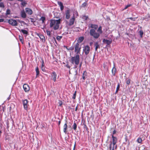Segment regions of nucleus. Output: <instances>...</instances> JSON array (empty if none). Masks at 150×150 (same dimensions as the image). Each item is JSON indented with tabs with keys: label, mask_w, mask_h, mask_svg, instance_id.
<instances>
[{
	"label": "nucleus",
	"mask_w": 150,
	"mask_h": 150,
	"mask_svg": "<svg viewBox=\"0 0 150 150\" xmlns=\"http://www.w3.org/2000/svg\"><path fill=\"white\" fill-rule=\"evenodd\" d=\"M26 12L28 14L31 15L33 14V11L32 10L29 8H25Z\"/></svg>",
	"instance_id": "nucleus-14"
},
{
	"label": "nucleus",
	"mask_w": 150,
	"mask_h": 150,
	"mask_svg": "<svg viewBox=\"0 0 150 150\" xmlns=\"http://www.w3.org/2000/svg\"><path fill=\"white\" fill-rule=\"evenodd\" d=\"M80 56L79 54H76L75 57H71L70 60V62L72 64H75L76 65H78L80 62Z\"/></svg>",
	"instance_id": "nucleus-2"
},
{
	"label": "nucleus",
	"mask_w": 150,
	"mask_h": 150,
	"mask_svg": "<svg viewBox=\"0 0 150 150\" xmlns=\"http://www.w3.org/2000/svg\"><path fill=\"white\" fill-rule=\"evenodd\" d=\"M114 147H115V146H114L113 145V148H112V149H111V150H114Z\"/></svg>",
	"instance_id": "nucleus-57"
},
{
	"label": "nucleus",
	"mask_w": 150,
	"mask_h": 150,
	"mask_svg": "<svg viewBox=\"0 0 150 150\" xmlns=\"http://www.w3.org/2000/svg\"><path fill=\"white\" fill-rule=\"evenodd\" d=\"M30 19L31 20V22L33 23V22H35V20L33 18H30Z\"/></svg>",
	"instance_id": "nucleus-44"
},
{
	"label": "nucleus",
	"mask_w": 150,
	"mask_h": 150,
	"mask_svg": "<svg viewBox=\"0 0 150 150\" xmlns=\"http://www.w3.org/2000/svg\"><path fill=\"white\" fill-rule=\"evenodd\" d=\"M62 36H57L56 38V39L59 41L60 40L61 38H62Z\"/></svg>",
	"instance_id": "nucleus-34"
},
{
	"label": "nucleus",
	"mask_w": 150,
	"mask_h": 150,
	"mask_svg": "<svg viewBox=\"0 0 150 150\" xmlns=\"http://www.w3.org/2000/svg\"><path fill=\"white\" fill-rule=\"evenodd\" d=\"M60 21L61 19L60 18L57 20H51L50 23V28H53L55 30H57L59 27V24L60 23Z\"/></svg>",
	"instance_id": "nucleus-1"
},
{
	"label": "nucleus",
	"mask_w": 150,
	"mask_h": 150,
	"mask_svg": "<svg viewBox=\"0 0 150 150\" xmlns=\"http://www.w3.org/2000/svg\"><path fill=\"white\" fill-rule=\"evenodd\" d=\"M23 103L24 107V109L26 110L28 109V100L27 99L23 100Z\"/></svg>",
	"instance_id": "nucleus-9"
},
{
	"label": "nucleus",
	"mask_w": 150,
	"mask_h": 150,
	"mask_svg": "<svg viewBox=\"0 0 150 150\" xmlns=\"http://www.w3.org/2000/svg\"><path fill=\"white\" fill-rule=\"evenodd\" d=\"M137 141L138 143H140L142 142V139L141 138H139L137 139Z\"/></svg>",
	"instance_id": "nucleus-42"
},
{
	"label": "nucleus",
	"mask_w": 150,
	"mask_h": 150,
	"mask_svg": "<svg viewBox=\"0 0 150 150\" xmlns=\"http://www.w3.org/2000/svg\"><path fill=\"white\" fill-rule=\"evenodd\" d=\"M90 47L87 45L84 47L83 51L84 52L86 55H88L90 51Z\"/></svg>",
	"instance_id": "nucleus-7"
},
{
	"label": "nucleus",
	"mask_w": 150,
	"mask_h": 150,
	"mask_svg": "<svg viewBox=\"0 0 150 150\" xmlns=\"http://www.w3.org/2000/svg\"><path fill=\"white\" fill-rule=\"evenodd\" d=\"M53 38H54V41L56 42V39H55V38L54 37H53Z\"/></svg>",
	"instance_id": "nucleus-60"
},
{
	"label": "nucleus",
	"mask_w": 150,
	"mask_h": 150,
	"mask_svg": "<svg viewBox=\"0 0 150 150\" xmlns=\"http://www.w3.org/2000/svg\"><path fill=\"white\" fill-rule=\"evenodd\" d=\"M87 4V2L86 1L85 2L83 3L81 5V6L82 7H85L86 6Z\"/></svg>",
	"instance_id": "nucleus-36"
},
{
	"label": "nucleus",
	"mask_w": 150,
	"mask_h": 150,
	"mask_svg": "<svg viewBox=\"0 0 150 150\" xmlns=\"http://www.w3.org/2000/svg\"><path fill=\"white\" fill-rule=\"evenodd\" d=\"M38 35L40 38L41 39V40H42V41L43 42H45V37L43 35L41 34H39Z\"/></svg>",
	"instance_id": "nucleus-17"
},
{
	"label": "nucleus",
	"mask_w": 150,
	"mask_h": 150,
	"mask_svg": "<svg viewBox=\"0 0 150 150\" xmlns=\"http://www.w3.org/2000/svg\"><path fill=\"white\" fill-rule=\"evenodd\" d=\"M35 71L36 72V77H37L40 73L38 67L37 66L36 68Z\"/></svg>",
	"instance_id": "nucleus-26"
},
{
	"label": "nucleus",
	"mask_w": 150,
	"mask_h": 150,
	"mask_svg": "<svg viewBox=\"0 0 150 150\" xmlns=\"http://www.w3.org/2000/svg\"><path fill=\"white\" fill-rule=\"evenodd\" d=\"M67 121L66 120V123L64 124L63 126V131L64 133L65 134L67 133Z\"/></svg>",
	"instance_id": "nucleus-15"
},
{
	"label": "nucleus",
	"mask_w": 150,
	"mask_h": 150,
	"mask_svg": "<svg viewBox=\"0 0 150 150\" xmlns=\"http://www.w3.org/2000/svg\"><path fill=\"white\" fill-rule=\"evenodd\" d=\"M19 30L20 32H22L23 34L25 35H27L28 34V32L25 30L23 29H21V30H20L19 29Z\"/></svg>",
	"instance_id": "nucleus-23"
},
{
	"label": "nucleus",
	"mask_w": 150,
	"mask_h": 150,
	"mask_svg": "<svg viewBox=\"0 0 150 150\" xmlns=\"http://www.w3.org/2000/svg\"><path fill=\"white\" fill-rule=\"evenodd\" d=\"M18 1H19L21 2H22L23 1V0H18Z\"/></svg>",
	"instance_id": "nucleus-62"
},
{
	"label": "nucleus",
	"mask_w": 150,
	"mask_h": 150,
	"mask_svg": "<svg viewBox=\"0 0 150 150\" xmlns=\"http://www.w3.org/2000/svg\"><path fill=\"white\" fill-rule=\"evenodd\" d=\"M90 34L91 36H92L95 39H97L100 36V34L96 31L94 29L90 30Z\"/></svg>",
	"instance_id": "nucleus-3"
},
{
	"label": "nucleus",
	"mask_w": 150,
	"mask_h": 150,
	"mask_svg": "<svg viewBox=\"0 0 150 150\" xmlns=\"http://www.w3.org/2000/svg\"><path fill=\"white\" fill-rule=\"evenodd\" d=\"M75 52L77 54H79L80 52L81 47L80 46L78 42L75 45Z\"/></svg>",
	"instance_id": "nucleus-5"
},
{
	"label": "nucleus",
	"mask_w": 150,
	"mask_h": 150,
	"mask_svg": "<svg viewBox=\"0 0 150 150\" xmlns=\"http://www.w3.org/2000/svg\"><path fill=\"white\" fill-rule=\"evenodd\" d=\"M76 128H77L76 124V123L75 122H74V125H73V129H74V130H76Z\"/></svg>",
	"instance_id": "nucleus-32"
},
{
	"label": "nucleus",
	"mask_w": 150,
	"mask_h": 150,
	"mask_svg": "<svg viewBox=\"0 0 150 150\" xmlns=\"http://www.w3.org/2000/svg\"><path fill=\"white\" fill-rule=\"evenodd\" d=\"M120 84H118L117 86V87L116 90L115 92V94H116L118 92L120 88Z\"/></svg>",
	"instance_id": "nucleus-35"
},
{
	"label": "nucleus",
	"mask_w": 150,
	"mask_h": 150,
	"mask_svg": "<svg viewBox=\"0 0 150 150\" xmlns=\"http://www.w3.org/2000/svg\"><path fill=\"white\" fill-rule=\"evenodd\" d=\"M73 49H74L73 47H70V49H69V50H73Z\"/></svg>",
	"instance_id": "nucleus-51"
},
{
	"label": "nucleus",
	"mask_w": 150,
	"mask_h": 150,
	"mask_svg": "<svg viewBox=\"0 0 150 150\" xmlns=\"http://www.w3.org/2000/svg\"><path fill=\"white\" fill-rule=\"evenodd\" d=\"M125 139L126 142H127V137H125Z\"/></svg>",
	"instance_id": "nucleus-53"
},
{
	"label": "nucleus",
	"mask_w": 150,
	"mask_h": 150,
	"mask_svg": "<svg viewBox=\"0 0 150 150\" xmlns=\"http://www.w3.org/2000/svg\"><path fill=\"white\" fill-rule=\"evenodd\" d=\"M8 23L10 24L13 26H16L18 25L16 21V20L12 19L8 20Z\"/></svg>",
	"instance_id": "nucleus-6"
},
{
	"label": "nucleus",
	"mask_w": 150,
	"mask_h": 150,
	"mask_svg": "<svg viewBox=\"0 0 150 150\" xmlns=\"http://www.w3.org/2000/svg\"><path fill=\"white\" fill-rule=\"evenodd\" d=\"M89 25L90 27L92 28L91 29H94L95 30H96L98 28V25H96L91 24H89Z\"/></svg>",
	"instance_id": "nucleus-16"
},
{
	"label": "nucleus",
	"mask_w": 150,
	"mask_h": 150,
	"mask_svg": "<svg viewBox=\"0 0 150 150\" xmlns=\"http://www.w3.org/2000/svg\"><path fill=\"white\" fill-rule=\"evenodd\" d=\"M130 80L129 79H126V83L127 85L129 84L130 83Z\"/></svg>",
	"instance_id": "nucleus-40"
},
{
	"label": "nucleus",
	"mask_w": 150,
	"mask_h": 150,
	"mask_svg": "<svg viewBox=\"0 0 150 150\" xmlns=\"http://www.w3.org/2000/svg\"><path fill=\"white\" fill-rule=\"evenodd\" d=\"M60 123H61V121H59V122H58V125H60Z\"/></svg>",
	"instance_id": "nucleus-56"
},
{
	"label": "nucleus",
	"mask_w": 150,
	"mask_h": 150,
	"mask_svg": "<svg viewBox=\"0 0 150 150\" xmlns=\"http://www.w3.org/2000/svg\"><path fill=\"white\" fill-rule=\"evenodd\" d=\"M19 39L21 42L22 43V44H24V41L23 39V37L22 36H21L20 35L19 36Z\"/></svg>",
	"instance_id": "nucleus-29"
},
{
	"label": "nucleus",
	"mask_w": 150,
	"mask_h": 150,
	"mask_svg": "<svg viewBox=\"0 0 150 150\" xmlns=\"http://www.w3.org/2000/svg\"><path fill=\"white\" fill-rule=\"evenodd\" d=\"M4 21V19H0V22H3Z\"/></svg>",
	"instance_id": "nucleus-48"
},
{
	"label": "nucleus",
	"mask_w": 150,
	"mask_h": 150,
	"mask_svg": "<svg viewBox=\"0 0 150 150\" xmlns=\"http://www.w3.org/2000/svg\"><path fill=\"white\" fill-rule=\"evenodd\" d=\"M75 19V18L74 15L70 19L68 25L69 26H71V25H72L74 23Z\"/></svg>",
	"instance_id": "nucleus-11"
},
{
	"label": "nucleus",
	"mask_w": 150,
	"mask_h": 150,
	"mask_svg": "<svg viewBox=\"0 0 150 150\" xmlns=\"http://www.w3.org/2000/svg\"><path fill=\"white\" fill-rule=\"evenodd\" d=\"M57 76V75L56 72L54 71H53L51 74V77L50 79L53 80L54 82L56 81V78Z\"/></svg>",
	"instance_id": "nucleus-8"
},
{
	"label": "nucleus",
	"mask_w": 150,
	"mask_h": 150,
	"mask_svg": "<svg viewBox=\"0 0 150 150\" xmlns=\"http://www.w3.org/2000/svg\"><path fill=\"white\" fill-rule=\"evenodd\" d=\"M116 131L115 130H114L113 131V134H115L116 133Z\"/></svg>",
	"instance_id": "nucleus-50"
},
{
	"label": "nucleus",
	"mask_w": 150,
	"mask_h": 150,
	"mask_svg": "<svg viewBox=\"0 0 150 150\" xmlns=\"http://www.w3.org/2000/svg\"><path fill=\"white\" fill-rule=\"evenodd\" d=\"M45 63L44 62L43 60L42 61V66H41V69L42 71H45Z\"/></svg>",
	"instance_id": "nucleus-24"
},
{
	"label": "nucleus",
	"mask_w": 150,
	"mask_h": 150,
	"mask_svg": "<svg viewBox=\"0 0 150 150\" xmlns=\"http://www.w3.org/2000/svg\"><path fill=\"white\" fill-rule=\"evenodd\" d=\"M84 127L85 129H86V130L88 129V128L87 127V126L85 124H84Z\"/></svg>",
	"instance_id": "nucleus-46"
},
{
	"label": "nucleus",
	"mask_w": 150,
	"mask_h": 150,
	"mask_svg": "<svg viewBox=\"0 0 150 150\" xmlns=\"http://www.w3.org/2000/svg\"><path fill=\"white\" fill-rule=\"evenodd\" d=\"M88 16H82V18L84 19L85 20H86L88 18Z\"/></svg>",
	"instance_id": "nucleus-37"
},
{
	"label": "nucleus",
	"mask_w": 150,
	"mask_h": 150,
	"mask_svg": "<svg viewBox=\"0 0 150 150\" xmlns=\"http://www.w3.org/2000/svg\"><path fill=\"white\" fill-rule=\"evenodd\" d=\"M62 105V101H61L59 103V106H61Z\"/></svg>",
	"instance_id": "nucleus-47"
},
{
	"label": "nucleus",
	"mask_w": 150,
	"mask_h": 150,
	"mask_svg": "<svg viewBox=\"0 0 150 150\" xmlns=\"http://www.w3.org/2000/svg\"><path fill=\"white\" fill-rule=\"evenodd\" d=\"M28 45L29 46V47H30V42H29L28 43Z\"/></svg>",
	"instance_id": "nucleus-61"
},
{
	"label": "nucleus",
	"mask_w": 150,
	"mask_h": 150,
	"mask_svg": "<svg viewBox=\"0 0 150 150\" xmlns=\"http://www.w3.org/2000/svg\"><path fill=\"white\" fill-rule=\"evenodd\" d=\"M20 22H21V23H24V24L25 23V22L24 21H21Z\"/></svg>",
	"instance_id": "nucleus-55"
},
{
	"label": "nucleus",
	"mask_w": 150,
	"mask_h": 150,
	"mask_svg": "<svg viewBox=\"0 0 150 150\" xmlns=\"http://www.w3.org/2000/svg\"><path fill=\"white\" fill-rule=\"evenodd\" d=\"M128 19H130L132 20V21H135V20H136L135 18L130 17V18H128Z\"/></svg>",
	"instance_id": "nucleus-43"
},
{
	"label": "nucleus",
	"mask_w": 150,
	"mask_h": 150,
	"mask_svg": "<svg viewBox=\"0 0 150 150\" xmlns=\"http://www.w3.org/2000/svg\"><path fill=\"white\" fill-rule=\"evenodd\" d=\"M103 43L106 44L107 46L111 44L112 42V40H107L104 39L103 40Z\"/></svg>",
	"instance_id": "nucleus-10"
},
{
	"label": "nucleus",
	"mask_w": 150,
	"mask_h": 150,
	"mask_svg": "<svg viewBox=\"0 0 150 150\" xmlns=\"http://www.w3.org/2000/svg\"><path fill=\"white\" fill-rule=\"evenodd\" d=\"M70 11L69 9L65 11L66 18L67 19L69 18L70 16Z\"/></svg>",
	"instance_id": "nucleus-12"
},
{
	"label": "nucleus",
	"mask_w": 150,
	"mask_h": 150,
	"mask_svg": "<svg viewBox=\"0 0 150 150\" xmlns=\"http://www.w3.org/2000/svg\"><path fill=\"white\" fill-rule=\"evenodd\" d=\"M112 142H110V143L109 145V149L110 150L112 148V144L114 146H115L117 141V138L116 137H114L113 135H112Z\"/></svg>",
	"instance_id": "nucleus-4"
},
{
	"label": "nucleus",
	"mask_w": 150,
	"mask_h": 150,
	"mask_svg": "<svg viewBox=\"0 0 150 150\" xmlns=\"http://www.w3.org/2000/svg\"><path fill=\"white\" fill-rule=\"evenodd\" d=\"M0 7L4 8V6L3 3L0 2Z\"/></svg>",
	"instance_id": "nucleus-41"
},
{
	"label": "nucleus",
	"mask_w": 150,
	"mask_h": 150,
	"mask_svg": "<svg viewBox=\"0 0 150 150\" xmlns=\"http://www.w3.org/2000/svg\"><path fill=\"white\" fill-rule=\"evenodd\" d=\"M81 65H82V64H81V63L80 64V65H79V67H81Z\"/></svg>",
	"instance_id": "nucleus-63"
},
{
	"label": "nucleus",
	"mask_w": 150,
	"mask_h": 150,
	"mask_svg": "<svg viewBox=\"0 0 150 150\" xmlns=\"http://www.w3.org/2000/svg\"><path fill=\"white\" fill-rule=\"evenodd\" d=\"M76 91L74 93L73 96L72 97V98H73V99H75V98L76 95Z\"/></svg>",
	"instance_id": "nucleus-39"
},
{
	"label": "nucleus",
	"mask_w": 150,
	"mask_h": 150,
	"mask_svg": "<svg viewBox=\"0 0 150 150\" xmlns=\"http://www.w3.org/2000/svg\"><path fill=\"white\" fill-rule=\"evenodd\" d=\"M117 145H116L115 146V149H117Z\"/></svg>",
	"instance_id": "nucleus-58"
},
{
	"label": "nucleus",
	"mask_w": 150,
	"mask_h": 150,
	"mask_svg": "<svg viewBox=\"0 0 150 150\" xmlns=\"http://www.w3.org/2000/svg\"><path fill=\"white\" fill-rule=\"evenodd\" d=\"M139 34L140 37L142 38L144 34V32L143 31L141 30L139 32Z\"/></svg>",
	"instance_id": "nucleus-27"
},
{
	"label": "nucleus",
	"mask_w": 150,
	"mask_h": 150,
	"mask_svg": "<svg viewBox=\"0 0 150 150\" xmlns=\"http://www.w3.org/2000/svg\"><path fill=\"white\" fill-rule=\"evenodd\" d=\"M1 133H2L1 131H0V135H1Z\"/></svg>",
	"instance_id": "nucleus-64"
},
{
	"label": "nucleus",
	"mask_w": 150,
	"mask_h": 150,
	"mask_svg": "<svg viewBox=\"0 0 150 150\" xmlns=\"http://www.w3.org/2000/svg\"><path fill=\"white\" fill-rule=\"evenodd\" d=\"M40 20L42 21V23H44L45 20V17L42 16L40 18Z\"/></svg>",
	"instance_id": "nucleus-28"
},
{
	"label": "nucleus",
	"mask_w": 150,
	"mask_h": 150,
	"mask_svg": "<svg viewBox=\"0 0 150 150\" xmlns=\"http://www.w3.org/2000/svg\"><path fill=\"white\" fill-rule=\"evenodd\" d=\"M9 124V122H6V124L8 127Z\"/></svg>",
	"instance_id": "nucleus-54"
},
{
	"label": "nucleus",
	"mask_w": 150,
	"mask_h": 150,
	"mask_svg": "<svg viewBox=\"0 0 150 150\" xmlns=\"http://www.w3.org/2000/svg\"><path fill=\"white\" fill-rule=\"evenodd\" d=\"M94 46L95 47V51H97L98 48H99L100 47L99 45L98 42H96L94 44Z\"/></svg>",
	"instance_id": "nucleus-20"
},
{
	"label": "nucleus",
	"mask_w": 150,
	"mask_h": 150,
	"mask_svg": "<svg viewBox=\"0 0 150 150\" xmlns=\"http://www.w3.org/2000/svg\"><path fill=\"white\" fill-rule=\"evenodd\" d=\"M26 4V3L25 2H23L21 3V5L23 6H25Z\"/></svg>",
	"instance_id": "nucleus-45"
},
{
	"label": "nucleus",
	"mask_w": 150,
	"mask_h": 150,
	"mask_svg": "<svg viewBox=\"0 0 150 150\" xmlns=\"http://www.w3.org/2000/svg\"><path fill=\"white\" fill-rule=\"evenodd\" d=\"M97 31L98 32H99V34H100L102 33V27L101 26H100L99 27Z\"/></svg>",
	"instance_id": "nucleus-31"
},
{
	"label": "nucleus",
	"mask_w": 150,
	"mask_h": 150,
	"mask_svg": "<svg viewBox=\"0 0 150 150\" xmlns=\"http://www.w3.org/2000/svg\"><path fill=\"white\" fill-rule=\"evenodd\" d=\"M23 87L24 90L26 92L29 91L30 90V87L27 84H24L23 86Z\"/></svg>",
	"instance_id": "nucleus-13"
},
{
	"label": "nucleus",
	"mask_w": 150,
	"mask_h": 150,
	"mask_svg": "<svg viewBox=\"0 0 150 150\" xmlns=\"http://www.w3.org/2000/svg\"><path fill=\"white\" fill-rule=\"evenodd\" d=\"M87 73L86 72V71H85L83 72V73L82 74V78L84 80H85L87 78Z\"/></svg>",
	"instance_id": "nucleus-22"
},
{
	"label": "nucleus",
	"mask_w": 150,
	"mask_h": 150,
	"mask_svg": "<svg viewBox=\"0 0 150 150\" xmlns=\"http://www.w3.org/2000/svg\"><path fill=\"white\" fill-rule=\"evenodd\" d=\"M132 5L131 4H129L128 5H127L126 6H125V8L123 9V10H124L126 9L128 7L131 6Z\"/></svg>",
	"instance_id": "nucleus-33"
},
{
	"label": "nucleus",
	"mask_w": 150,
	"mask_h": 150,
	"mask_svg": "<svg viewBox=\"0 0 150 150\" xmlns=\"http://www.w3.org/2000/svg\"><path fill=\"white\" fill-rule=\"evenodd\" d=\"M92 44H93V42H91L90 43V45L91 46Z\"/></svg>",
	"instance_id": "nucleus-59"
},
{
	"label": "nucleus",
	"mask_w": 150,
	"mask_h": 150,
	"mask_svg": "<svg viewBox=\"0 0 150 150\" xmlns=\"http://www.w3.org/2000/svg\"><path fill=\"white\" fill-rule=\"evenodd\" d=\"M47 35L49 37H51V32L50 31L48 30H46Z\"/></svg>",
	"instance_id": "nucleus-38"
},
{
	"label": "nucleus",
	"mask_w": 150,
	"mask_h": 150,
	"mask_svg": "<svg viewBox=\"0 0 150 150\" xmlns=\"http://www.w3.org/2000/svg\"><path fill=\"white\" fill-rule=\"evenodd\" d=\"M21 16L23 18H25L26 17V14L25 11L23 10L21 11Z\"/></svg>",
	"instance_id": "nucleus-19"
},
{
	"label": "nucleus",
	"mask_w": 150,
	"mask_h": 150,
	"mask_svg": "<svg viewBox=\"0 0 150 150\" xmlns=\"http://www.w3.org/2000/svg\"><path fill=\"white\" fill-rule=\"evenodd\" d=\"M11 14V11L10 9H7L6 13V15H10Z\"/></svg>",
	"instance_id": "nucleus-30"
},
{
	"label": "nucleus",
	"mask_w": 150,
	"mask_h": 150,
	"mask_svg": "<svg viewBox=\"0 0 150 150\" xmlns=\"http://www.w3.org/2000/svg\"><path fill=\"white\" fill-rule=\"evenodd\" d=\"M66 67H67V68H70V66H69V65L68 64H67L66 65Z\"/></svg>",
	"instance_id": "nucleus-49"
},
{
	"label": "nucleus",
	"mask_w": 150,
	"mask_h": 150,
	"mask_svg": "<svg viewBox=\"0 0 150 150\" xmlns=\"http://www.w3.org/2000/svg\"><path fill=\"white\" fill-rule=\"evenodd\" d=\"M77 108H78V106H77L76 107V108H75V111H77Z\"/></svg>",
	"instance_id": "nucleus-52"
},
{
	"label": "nucleus",
	"mask_w": 150,
	"mask_h": 150,
	"mask_svg": "<svg viewBox=\"0 0 150 150\" xmlns=\"http://www.w3.org/2000/svg\"><path fill=\"white\" fill-rule=\"evenodd\" d=\"M84 39V37L83 36L80 37L78 40V42L81 43V42Z\"/></svg>",
	"instance_id": "nucleus-25"
},
{
	"label": "nucleus",
	"mask_w": 150,
	"mask_h": 150,
	"mask_svg": "<svg viewBox=\"0 0 150 150\" xmlns=\"http://www.w3.org/2000/svg\"><path fill=\"white\" fill-rule=\"evenodd\" d=\"M58 4L59 5L60 7V10L61 11H62L64 8V6H63L62 3L60 1H58Z\"/></svg>",
	"instance_id": "nucleus-18"
},
{
	"label": "nucleus",
	"mask_w": 150,
	"mask_h": 150,
	"mask_svg": "<svg viewBox=\"0 0 150 150\" xmlns=\"http://www.w3.org/2000/svg\"><path fill=\"white\" fill-rule=\"evenodd\" d=\"M116 69L115 67V65H114V67L112 68V74L113 76H115V73L116 72Z\"/></svg>",
	"instance_id": "nucleus-21"
}]
</instances>
